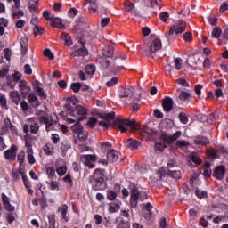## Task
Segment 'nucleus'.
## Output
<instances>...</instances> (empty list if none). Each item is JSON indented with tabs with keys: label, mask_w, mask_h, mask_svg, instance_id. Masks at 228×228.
I'll use <instances>...</instances> for the list:
<instances>
[{
	"label": "nucleus",
	"mask_w": 228,
	"mask_h": 228,
	"mask_svg": "<svg viewBox=\"0 0 228 228\" xmlns=\"http://www.w3.org/2000/svg\"><path fill=\"white\" fill-rule=\"evenodd\" d=\"M104 174H106V170L98 168L95 169L93 175L89 177V183L95 191L106 190L108 183L104 180L106 176Z\"/></svg>",
	"instance_id": "obj_1"
},
{
	"label": "nucleus",
	"mask_w": 228,
	"mask_h": 228,
	"mask_svg": "<svg viewBox=\"0 0 228 228\" xmlns=\"http://www.w3.org/2000/svg\"><path fill=\"white\" fill-rule=\"evenodd\" d=\"M129 191L127 189L123 188L121 190V199H127L130 195L131 200H147L149 199V195L145 191H139L138 186L134 183L129 185Z\"/></svg>",
	"instance_id": "obj_2"
},
{
	"label": "nucleus",
	"mask_w": 228,
	"mask_h": 228,
	"mask_svg": "<svg viewBox=\"0 0 228 228\" xmlns=\"http://www.w3.org/2000/svg\"><path fill=\"white\" fill-rule=\"evenodd\" d=\"M86 4H90V13H95L97 12L101 15H102V13H104L105 15H108V13H110V11H108V7H106V4H108V0H86L84 5L86 6Z\"/></svg>",
	"instance_id": "obj_3"
},
{
	"label": "nucleus",
	"mask_w": 228,
	"mask_h": 228,
	"mask_svg": "<svg viewBox=\"0 0 228 228\" xmlns=\"http://www.w3.org/2000/svg\"><path fill=\"white\" fill-rule=\"evenodd\" d=\"M64 108H66L68 115L70 117H75L77 122L86 120V115H88V110L86 108L77 105V107L72 106L70 103H67Z\"/></svg>",
	"instance_id": "obj_4"
},
{
	"label": "nucleus",
	"mask_w": 228,
	"mask_h": 228,
	"mask_svg": "<svg viewBox=\"0 0 228 228\" xmlns=\"http://www.w3.org/2000/svg\"><path fill=\"white\" fill-rule=\"evenodd\" d=\"M114 126H116V127H118L121 133L127 132L128 127L132 129H138V127H140L136 121L122 118H117L114 119Z\"/></svg>",
	"instance_id": "obj_5"
},
{
	"label": "nucleus",
	"mask_w": 228,
	"mask_h": 228,
	"mask_svg": "<svg viewBox=\"0 0 228 228\" xmlns=\"http://www.w3.org/2000/svg\"><path fill=\"white\" fill-rule=\"evenodd\" d=\"M119 96L121 97V99H125L124 102L127 103V101H131V99H133V97H134V87L131 86H127L126 87H124L120 93H119Z\"/></svg>",
	"instance_id": "obj_6"
},
{
	"label": "nucleus",
	"mask_w": 228,
	"mask_h": 228,
	"mask_svg": "<svg viewBox=\"0 0 228 228\" xmlns=\"http://www.w3.org/2000/svg\"><path fill=\"white\" fill-rule=\"evenodd\" d=\"M81 163H84L88 168H95V163L97 161V156L93 154H85L80 156Z\"/></svg>",
	"instance_id": "obj_7"
},
{
	"label": "nucleus",
	"mask_w": 228,
	"mask_h": 228,
	"mask_svg": "<svg viewBox=\"0 0 228 228\" xmlns=\"http://www.w3.org/2000/svg\"><path fill=\"white\" fill-rule=\"evenodd\" d=\"M161 47H162L161 39L156 38L152 41L149 48L145 50L144 54L145 56H152V54H154V53H157V51H159Z\"/></svg>",
	"instance_id": "obj_8"
},
{
	"label": "nucleus",
	"mask_w": 228,
	"mask_h": 228,
	"mask_svg": "<svg viewBox=\"0 0 228 228\" xmlns=\"http://www.w3.org/2000/svg\"><path fill=\"white\" fill-rule=\"evenodd\" d=\"M186 31V22L182 21L180 23H176L173 25L169 29V37H172L174 33L175 35H181V33H184Z\"/></svg>",
	"instance_id": "obj_9"
},
{
	"label": "nucleus",
	"mask_w": 228,
	"mask_h": 228,
	"mask_svg": "<svg viewBox=\"0 0 228 228\" xmlns=\"http://www.w3.org/2000/svg\"><path fill=\"white\" fill-rule=\"evenodd\" d=\"M17 145L12 144L10 149L4 151V158L7 161H15L17 159Z\"/></svg>",
	"instance_id": "obj_10"
},
{
	"label": "nucleus",
	"mask_w": 228,
	"mask_h": 228,
	"mask_svg": "<svg viewBox=\"0 0 228 228\" xmlns=\"http://www.w3.org/2000/svg\"><path fill=\"white\" fill-rule=\"evenodd\" d=\"M78 42L81 47L75 50V53H72V56H88V49L85 46L86 45V40L79 38Z\"/></svg>",
	"instance_id": "obj_11"
},
{
	"label": "nucleus",
	"mask_w": 228,
	"mask_h": 228,
	"mask_svg": "<svg viewBox=\"0 0 228 228\" xmlns=\"http://www.w3.org/2000/svg\"><path fill=\"white\" fill-rule=\"evenodd\" d=\"M67 122H68V124H75V125L71 126V127H70V129H71L72 133H74V134H78L82 133V131H84V129H85V127L82 126V125L79 123V121H77V119H73L71 118H68Z\"/></svg>",
	"instance_id": "obj_12"
},
{
	"label": "nucleus",
	"mask_w": 228,
	"mask_h": 228,
	"mask_svg": "<svg viewBox=\"0 0 228 228\" xmlns=\"http://www.w3.org/2000/svg\"><path fill=\"white\" fill-rule=\"evenodd\" d=\"M120 190H121L120 183H115L114 191L113 190L107 191L108 200H117V197H118V193H120Z\"/></svg>",
	"instance_id": "obj_13"
},
{
	"label": "nucleus",
	"mask_w": 228,
	"mask_h": 228,
	"mask_svg": "<svg viewBox=\"0 0 228 228\" xmlns=\"http://www.w3.org/2000/svg\"><path fill=\"white\" fill-rule=\"evenodd\" d=\"M162 108L166 113H170L174 110V100L170 96H166L162 100Z\"/></svg>",
	"instance_id": "obj_14"
},
{
	"label": "nucleus",
	"mask_w": 228,
	"mask_h": 228,
	"mask_svg": "<svg viewBox=\"0 0 228 228\" xmlns=\"http://www.w3.org/2000/svg\"><path fill=\"white\" fill-rule=\"evenodd\" d=\"M225 167L224 166H217L216 167L214 173H213V177H215V179H217L218 181H222V179H224V177H225Z\"/></svg>",
	"instance_id": "obj_15"
},
{
	"label": "nucleus",
	"mask_w": 228,
	"mask_h": 228,
	"mask_svg": "<svg viewBox=\"0 0 228 228\" xmlns=\"http://www.w3.org/2000/svg\"><path fill=\"white\" fill-rule=\"evenodd\" d=\"M10 99L16 106H19L20 104V101H22V96L20 94H19V91H11L9 93Z\"/></svg>",
	"instance_id": "obj_16"
},
{
	"label": "nucleus",
	"mask_w": 228,
	"mask_h": 228,
	"mask_svg": "<svg viewBox=\"0 0 228 228\" xmlns=\"http://www.w3.org/2000/svg\"><path fill=\"white\" fill-rule=\"evenodd\" d=\"M193 143L195 145H200L201 147H204L206 145H209V139L206 136H197L193 139Z\"/></svg>",
	"instance_id": "obj_17"
},
{
	"label": "nucleus",
	"mask_w": 228,
	"mask_h": 228,
	"mask_svg": "<svg viewBox=\"0 0 228 228\" xmlns=\"http://www.w3.org/2000/svg\"><path fill=\"white\" fill-rule=\"evenodd\" d=\"M118 159V151L114 149H110L107 152V160L109 163H115Z\"/></svg>",
	"instance_id": "obj_18"
},
{
	"label": "nucleus",
	"mask_w": 228,
	"mask_h": 228,
	"mask_svg": "<svg viewBox=\"0 0 228 228\" xmlns=\"http://www.w3.org/2000/svg\"><path fill=\"white\" fill-rule=\"evenodd\" d=\"M4 126H2V129H10L12 133H17V126H15L13 124H12V120L10 118H5L4 119Z\"/></svg>",
	"instance_id": "obj_19"
},
{
	"label": "nucleus",
	"mask_w": 228,
	"mask_h": 228,
	"mask_svg": "<svg viewBox=\"0 0 228 228\" xmlns=\"http://www.w3.org/2000/svg\"><path fill=\"white\" fill-rule=\"evenodd\" d=\"M115 53V49L113 46H105L102 50V54L104 58H113V54Z\"/></svg>",
	"instance_id": "obj_20"
},
{
	"label": "nucleus",
	"mask_w": 228,
	"mask_h": 228,
	"mask_svg": "<svg viewBox=\"0 0 228 228\" xmlns=\"http://www.w3.org/2000/svg\"><path fill=\"white\" fill-rule=\"evenodd\" d=\"M51 26H53V28H57L58 29H65V25L61 23V19L54 18V16L51 20Z\"/></svg>",
	"instance_id": "obj_21"
},
{
	"label": "nucleus",
	"mask_w": 228,
	"mask_h": 228,
	"mask_svg": "<svg viewBox=\"0 0 228 228\" xmlns=\"http://www.w3.org/2000/svg\"><path fill=\"white\" fill-rule=\"evenodd\" d=\"M126 147H128V149H132L135 151V149H138V146L140 145V142L134 140V139H128L125 142Z\"/></svg>",
	"instance_id": "obj_22"
},
{
	"label": "nucleus",
	"mask_w": 228,
	"mask_h": 228,
	"mask_svg": "<svg viewBox=\"0 0 228 228\" xmlns=\"http://www.w3.org/2000/svg\"><path fill=\"white\" fill-rule=\"evenodd\" d=\"M20 44L21 47V55L26 56V53H28V37H21L20 40Z\"/></svg>",
	"instance_id": "obj_23"
},
{
	"label": "nucleus",
	"mask_w": 228,
	"mask_h": 228,
	"mask_svg": "<svg viewBox=\"0 0 228 228\" xmlns=\"http://www.w3.org/2000/svg\"><path fill=\"white\" fill-rule=\"evenodd\" d=\"M28 102L30 104H33L36 102V108H38L40 106V101L38 100V96H37V94L35 93H30L29 95L27 97Z\"/></svg>",
	"instance_id": "obj_24"
},
{
	"label": "nucleus",
	"mask_w": 228,
	"mask_h": 228,
	"mask_svg": "<svg viewBox=\"0 0 228 228\" xmlns=\"http://www.w3.org/2000/svg\"><path fill=\"white\" fill-rule=\"evenodd\" d=\"M43 152L45 156H53L54 154V146L51 143H47L43 148Z\"/></svg>",
	"instance_id": "obj_25"
},
{
	"label": "nucleus",
	"mask_w": 228,
	"mask_h": 228,
	"mask_svg": "<svg viewBox=\"0 0 228 228\" xmlns=\"http://www.w3.org/2000/svg\"><path fill=\"white\" fill-rule=\"evenodd\" d=\"M68 209H69V207L67 205H62L58 208V212L61 213V215L63 220H65V222H69V217H67Z\"/></svg>",
	"instance_id": "obj_26"
},
{
	"label": "nucleus",
	"mask_w": 228,
	"mask_h": 228,
	"mask_svg": "<svg viewBox=\"0 0 228 228\" xmlns=\"http://www.w3.org/2000/svg\"><path fill=\"white\" fill-rule=\"evenodd\" d=\"M218 118H220V114L218 112L211 113L208 116L207 122L208 124H215Z\"/></svg>",
	"instance_id": "obj_27"
},
{
	"label": "nucleus",
	"mask_w": 228,
	"mask_h": 228,
	"mask_svg": "<svg viewBox=\"0 0 228 228\" xmlns=\"http://www.w3.org/2000/svg\"><path fill=\"white\" fill-rule=\"evenodd\" d=\"M26 159V152L21 151L17 155V161L19 163L20 169L22 168V165H24V161Z\"/></svg>",
	"instance_id": "obj_28"
},
{
	"label": "nucleus",
	"mask_w": 228,
	"mask_h": 228,
	"mask_svg": "<svg viewBox=\"0 0 228 228\" xmlns=\"http://www.w3.org/2000/svg\"><path fill=\"white\" fill-rule=\"evenodd\" d=\"M191 97V91H181L179 99L183 102Z\"/></svg>",
	"instance_id": "obj_29"
},
{
	"label": "nucleus",
	"mask_w": 228,
	"mask_h": 228,
	"mask_svg": "<svg viewBox=\"0 0 228 228\" xmlns=\"http://www.w3.org/2000/svg\"><path fill=\"white\" fill-rule=\"evenodd\" d=\"M62 181L68 184L69 190L74 186V182L72 181V175H70V173H68L66 176L62 178Z\"/></svg>",
	"instance_id": "obj_30"
},
{
	"label": "nucleus",
	"mask_w": 228,
	"mask_h": 228,
	"mask_svg": "<svg viewBox=\"0 0 228 228\" xmlns=\"http://www.w3.org/2000/svg\"><path fill=\"white\" fill-rule=\"evenodd\" d=\"M28 9L31 13H33V12H37V10H38V0H29Z\"/></svg>",
	"instance_id": "obj_31"
},
{
	"label": "nucleus",
	"mask_w": 228,
	"mask_h": 228,
	"mask_svg": "<svg viewBox=\"0 0 228 228\" xmlns=\"http://www.w3.org/2000/svg\"><path fill=\"white\" fill-rule=\"evenodd\" d=\"M160 138L164 142V143H167L168 145H172V143H174V139L172 138V135L162 134L160 135Z\"/></svg>",
	"instance_id": "obj_32"
},
{
	"label": "nucleus",
	"mask_w": 228,
	"mask_h": 228,
	"mask_svg": "<svg viewBox=\"0 0 228 228\" xmlns=\"http://www.w3.org/2000/svg\"><path fill=\"white\" fill-rule=\"evenodd\" d=\"M120 210V203L112 202L109 206V211L110 213H118Z\"/></svg>",
	"instance_id": "obj_33"
},
{
	"label": "nucleus",
	"mask_w": 228,
	"mask_h": 228,
	"mask_svg": "<svg viewBox=\"0 0 228 228\" xmlns=\"http://www.w3.org/2000/svg\"><path fill=\"white\" fill-rule=\"evenodd\" d=\"M78 140L79 142H81L82 143H85V142H86V140H88V131L86 130H82V132H80L78 134Z\"/></svg>",
	"instance_id": "obj_34"
},
{
	"label": "nucleus",
	"mask_w": 228,
	"mask_h": 228,
	"mask_svg": "<svg viewBox=\"0 0 228 228\" xmlns=\"http://www.w3.org/2000/svg\"><path fill=\"white\" fill-rule=\"evenodd\" d=\"M21 179L23 181V184L25 188H31V182L28 179V176L26 175V172L20 171Z\"/></svg>",
	"instance_id": "obj_35"
},
{
	"label": "nucleus",
	"mask_w": 228,
	"mask_h": 228,
	"mask_svg": "<svg viewBox=\"0 0 228 228\" xmlns=\"http://www.w3.org/2000/svg\"><path fill=\"white\" fill-rule=\"evenodd\" d=\"M3 204H4V210L8 211V213H13V211H15V207L10 204V200H4Z\"/></svg>",
	"instance_id": "obj_36"
},
{
	"label": "nucleus",
	"mask_w": 228,
	"mask_h": 228,
	"mask_svg": "<svg viewBox=\"0 0 228 228\" xmlns=\"http://www.w3.org/2000/svg\"><path fill=\"white\" fill-rule=\"evenodd\" d=\"M168 175H170V177H173V179H181V177L183 176L181 170H169Z\"/></svg>",
	"instance_id": "obj_37"
},
{
	"label": "nucleus",
	"mask_w": 228,
	"mask_h": 228,
	"mask_svg": "<svg viewBox=\"0 0 228 228\" xmlns=\"http://www.w3.org/2000/svg\"><path fill=\"white\" fill-rule=\"evenodd\" d=\"M61 38L62 40H64L65 45H67L68 47H70V45H72V39L69 34L67 33L61 34Z\"/></svg>",
	"instance_id": "obj_38"
},
{
	"label": "nucleus",
	"mask_w": 228,
	"mask_h": 228,
	"mask_svg": "<svg viewBox=\"0 0 228 228\" xmlns=\"http://www.w3.org/2000/svg\"><path fill=\"white\" fill-rule=\"evenodd\" d=\"M0 106L4 110H8V100L6 99V96L4 94H0Z\"/></svg>",
	"instance_id": "obj_39"
},
{
	"label": "nucleus",
	"mask_w": 228,
	"mask_h": 228,
	"mask_svg": "<svg viewBox=\"0 0 228 228\" xmlns=\"http://www.w3.org/2000/svg\"><path fill=\"white\" fill-rule=\"evenodd\" d=\"M195 195L196 197H198V199H200V200H202L203 199H208V191H200L197 189L195 191Z\"/></svg>",
	"instance_id": "obj_40"
},
{
	"label": "nucleus",
	"mask_w": 228,
	"mask_h": 228,
	"mask_svg": "<svg viewBox=\"0 0 228 228\" xmlns=\"http://www.w3.org/2000/svg\"><path fill=\"white\" fill-rule=\"evenodd\" d=\"M35 92L36 94H37L38 97H40L42 101H45V99H47V94H45L44 88L37 87V90H36Z\"/></svg>",
	"instance_id": "obj_41"
},
{
	"label": "nucleus",
	"mask_w": 228,
	"mask_h": 228,
	"mask_svg": "<svg viewBox=\"0 0 228 228\" xmlns=\"http://www.w3.org/2000/svg\"><path fill=\"white\" fill-rule=\"evenodd\" d=\"M100 118H103L104 120H113V118H115V112L110 111L109 113L101 114Z\"/></svg>",
	"instance_id": "obj_42"
},
{
	"label": "nucleus",
	"mask_w": 228,
	"mask_h": 228,
	"mask_svg": "<svg viewBox=\"0 0 228 228\" xmlns=\"http://www.w3.org/2000/svg\"><path fill=\"white\" fill-rule=\"evenodd\" d=\"M124 6H125V11H126L127 13L131 12L132 10H134V3H132L129 0H126L124 3Z\"/></svg>",
	"instance_id": "obj_43"
},
{
	"label": "nucleus",
	"mask_w": 228,
	"mask_h": 228,
	"mask_svg": "<svg viewBox=\"0 0 228 228\" xmlns=\"http://www.w3.org/2000/svg\"><path fill=\"white\" fill-rule=\"evenodd\" d=\"M20 91L23 99H28V95L31 94V87L27 86L22 89H20Z\"/></svg>",
	"instance_id": "obj_44"
},
{
	"label": "nucleus",
	"mask_w": 228,
	"mask_h": 228,
	"mask_svg": "<svg viewBox=\"0 0 228 228\" xmlns=\"http://www.w3.org/2000/svg\"><path fill=\"white\" fill-rule=\"evenodd\" d=\"M142 208L148 212V216H144V218H151L152 217V204L147 203L146 205H143Z\"/></svg>",
	"instance_id": "obj_45"
},
{
	"label": "nucleus",
	"mask_w": 228,
	"mask_h": 228,
	"mask_svg": "<svg viewBox=\"0 0 228 228\" xmlns=\"http://www.w3.org/2000/svg\"><path fill=\"white\" fill-rule=\"evenodd\" d=\"M221 35H222V28H220V27H215L212 30V37L220 38Z\"/></svg>",
	"instance_id": "obj_46"
},
{
	"label": "nucleus",
	"mask_w": 228,
	"mask_h": 228,
	"mask_svg": "<svg viewBox=\"0 0 228 228\" xmlns=\"http://www.w3.org/2000/svg\"><path fill=\"white\" fill-rule=\"evenodd\" d=\"M46 174L49 179H54V176L56 175V169H54V167H47Z\"/></svg>",
	"instance_id": "obj_47"
},
{
	"label": "nucleus",
	"mask_w": 228,
	"mask_h": 228,
	"mask_svg": "<svg viewBox=\"0 0 228 228\" xmlns=\"http://www.w3.org/2000/svg\"><path fill=\"white\" fill-rule=\"evenodd\" d=\"M67 166H61L56 169V172L60 177H62V175H65L67 174Z\"/></svg>",
	"instance_id": "obj_48"
},
{
	"label": "nucleus",
	"mask_w": 228,
	"mask_h": 228,
	"mask_svg": "<svg viewBox=\"0 0 228 228\" xmlns=\"http://www.w3.org/2000/svg\"><path fill=\"white\" fill-rule=\"evenodd\" d=\"M86 72L89 76H94L95 74V66L89 64L86 67Z\"/></svg>",
	"instance_id": "obj_49"
},
{
	"label": "nucleus",
	"mask_w": 228,
	"mask_h": 228,
	"mask_svg": "<svg viewBox=\"0 0 228 228\" xmlns=\"http://www.w3.org/2000/svg\"><path fill=\"white\" fill-rule=\"evenodd\" d=\"M178 118L181 124H188V116H186V113L180 112L178 115Z\"/></svg>",
	"instance_id": "obj_50"
},
{
	"label": "nucleus",
	"mask_w": 228,
	"mask_h": 228,
	"mask_svg": "<svg viewBox=\"0 0 228 228\" xmlns=\"http://www.w3.org/2000/svg\"><path fill=\"white\" fill-rule=\"evenodd\" d=\"M45 29L40 26H35L34 27V35L36 37H38V35H44Z\"/></svg>",
	"instance_id": "obj_51"
},
{
	"label": "nucleus",
	"mask_w": 228,
	"mask_h": 228,
	"mask_svg": "<svg viewBox=\"0 0 228 228\" xmlns=\"http://www.w3.org/2000/svg\"><path fill=\"white\" fill-rule=\"evenodd\" d=\"M6 85L7 86H10L12 90H13V88H15V86L17 85V82L12 79L11 77H6Z\"/></svg>",
	"instance_id": "obj_52"
},
{
	"label": "nucleus",
	"mask_w": 228,
	"mask_h": 228,
	"mask_svg": "<svg viewBox=\"0 0 228 228\" xmlns=\"http://www.w3.org/2000/svg\"><path fill=\"white\" fill-rule=\"evenodd\" d=\"M40 131V126L37 123L30 125V133L32 134H37Z\"/></svg>",
	"instance_id": "obj_53"
},
{
	"label": "nucleus",
	"mask_w": 228,
	"mask_h": 228,
	"mask_svg": "<svg viewBox=\"0 0 228 228\" xmlns=\"http://www.w3.org/2000/svg\"><path fill=\"white\" fill-rule=\"evenodd\" d=\"M155 149L162 152V151H165V149H167V143H165V142H156Z\"/></svg>",
	"instance_id": "obj_54"
},
{
	"label": "nucleus",
	"mask_w": 228,
	"mask_h": 228,
	"mask_svg": "<svg viewBox=\"0 0 228 228\" xmlns=\"http://www.w3.org/2000/svg\"><path fill=\"white\" fill-rule=\"evenodd\" d=\"M33 206H38V204L41 206V209H45L47 208V202L45 200H33L32 201Z\"/></svg>",
	"instance_id": "obj_55"
},
{
	"label": "nucleus",
	"mask_w": 228,
	"mask_h": 228,
	"mask_svg": "<svg viewBox=\"0 0 228 228\" xmlns=\"http://www.w3.org/2000/svg\"><path fill=\"white\" fill-rule=\"evenodd\" d=\"M118 83V77H113L110 80L107 81L106 85L109 88H111V86H115Z\"/></svg>",
	"instance_id": "obj_56"
},
{
	"label": "nucleus",
	"mask_w": 228,
	"mask_h": 228,
	"mask_svg": "<svg viewBox=\"0 0 228 228\" xmlns=\"http://www.w3.org/2000/svg\"><path fill=\"white\" fill-rule=\"evenodd\" d=\"M43 54L44 56H46V58H49V60H54V53H53L49 48H45Z\"/></svg>",
	"instance_id": "obj_57"
},
{
	"label": "nucleus",
	"mask_w": 228,
	"mask_h": 228,
	"mask_svg": "<svg viewBox=\"0 0 228 228\" xmlns=\"http://www.w3.org/2000/svg\"><path fill=\"white\" fill-rule=\"evenodd\" d=\"M25 147L27 148V153L28 154L33 153V144L31 143V141L26 140L25 141Z\"/></svg>",
	"instance_id": "obj_58"
},
{
	"label": "nucleus",
	"mask_w": 228,
	"mask_h": 228,
	"mask_svg": "<svg viewBox=\"0 0 228 228\" xmlns=\"http://www.w3.org/2000/svg\"><path fill=\"white\" fill-rule=\"evenodd\" d=\"M49 188L50 190H60V183L56 181H52L50 183H48Z\"/></svg>",
	"instance_id": "obj_59"
},
{
	"label": "nucleus",
	"mask_w": 228,
	"mask_h": 228,
	"mask_svg": "<svg viewBox=\"0 0 228 228\" xmlns=\"http://www.w3.org/2000/svg\"><path fill=\"white\" fill-rule=\"evenodd\" d=\"M5 218L8 224H13V222H15V216H13V212L7 213Z\"/></svg>",
	"instance_id": "obj_60"
},
{
	"label": "nucleus",
	"mask_w": 228,
	"mask_h": 228,
	"mask_svg": "<svg viewBox=\"0 0 228 228\" xmlns=\"http://www.w3.org/2000/svg\"><path fill=\"white\" fill-rule=\"evenodd\" d=\"M43 17L45 19V20H53L54 14H52L49 11H44Z\"/></svg>",
	"instance_id": "obj_61"
},
{
	"label": "nucleus",
	"mask_w": 228,
	"mask_h": 228,
	"mask_svg": "<svg viewBox=\"0 0 228 228\" xmlns=\"http://www.w3.org/2000/svg\"><path fill=\"white\" fill-rule=\"evenodd\" d=\"M48 220L50 224L48 228H56V218H54V215L49 216Z\"/></svg>",
	"instance_id": "obj_62"
},
{
	"label": "nucleus",
	"mask_w": 228,
	"mask_h": 228,
	"mask_svg": "<svg viewBox=\"0 0 228 228\" xmlns=\"http://www.w3.org/2000/svg\"><path fill=\"white\" fill-rule=\"evenodd\" d=\"M177 83L178 85H180L181 86H186L187 88H190V83H188V81H186L185 78L183 77H180L177 79Z\"/></svg>",
	"instance_id": "obj_63"
},
{
	"label": "nucleus",
	"mask_w": 228,
	"mask_h": 228,
	"mask_svg": "<svg viewBox=\"0 0 228 228\" xmlns=\"http://www.w3.org/2000/svg\"><path fill=\"white\" fill-rule=\"evenodd\" d=\"M97 124V118L94 117L89 118L87 121V126H90L91 127H95V125Z\"/></svg>",
	"instance_id": "obj_64"
}]
</instances>
